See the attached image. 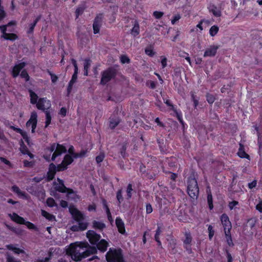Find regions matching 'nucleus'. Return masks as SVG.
<instances>
[{
    "instance_id": "f8f14e48",
    "label": "nucleus",
    "mask_w": 262,
    "mask_h": 262,
    "mask_svg": "<svg viewBox=\"0 0 262 262\" xmlns=\"http://www.w3.org/2000/svg\"><path fill=\"white\" fill-rule=\"evenodd\" d=\"M56 172L55 165L53 163H50L49 166L48 171L47 173V181L50 182L52 181L54 179Z\"/></svg>"
},
{
    "instance_id": "e2e57ef3",
    "label": "nucleus",
    "mask_w": 262,
    "mask_h": 262,
    "mask_svg": "<svg viewBox=\"0 0 262 262\" xmlns=\"http://www.w3.org/2000/svg\"><path fill=\"white\" fill-rule=\"evenodd\" d=\"M208 230L209 231V238L210 239H211L214 235V231L213 230V227L211 225L208 226Z\"/></svg>"
},
{
    "instance_id": "4468645a",
    "label": "nucleus",
    "mask_w": 262,
    "mask_h": 262,
    "mask_svg": "<svg viewBox=\"0 0 262 262\" xmlns=\"http://www.w3.org/2000/svg\"><path fill=\"white\" fill-rule=\"evenodd\" d=\"M26 66L25 62H21L15 64L12 69V76L13 78H16L19 75L23 68Z\"/></svg>"
},
{
    "instance_id": "4d7b16f0",
    "label": "nucleus",
    "mask_w": 262,
    "mask_h": 262,
    "mask_svg": "<svg viewBox=\"0 0 262 262\" xmlns=\"http://www.w3.org/2000/svg\"><path fill=\"white\" fill-rule=\"evenodd\" d=\"M226 238L227 239V241L228 243V244L230 246L232 244V240L231 238V235L230 231H229V233H225Z\"/></svg>"
},
{
    "instance_id": "bf43d9fd",
    "label": "nucleus",
    "mask_w": 262,
    "mask_h": 262,
    "mask_svg": "<svg viewBox=\"0 0 262 262\" xmlns=\"http://www.w3.org/2000/svg\"><path fill=\"white\" fill-rule=\"evenodd\" d=\"M101 26L100 25H97L95 24H93V29L94 34H96L99 33L100 29Z\"/></svg>"
},
{
    "instance_id": "f257e3e1",
    "label": "nucleus",
    "mask_w": 262,
    "mask_h": 262,
    "mask_svg": "<svg viewBox=\"0 0 262 262\" xmlns=\"http://www.w3.org/2000/svg\"><path fill=\"white\" fill-rule=\"evenodd\" d=\"M107 262H126L120 248H110L105 254Z\"/></svg>"
},
{
    "instance_id": "ddd939ff",
    "label": "nucleus",
    "mask_w": 262,
    "mask_h": 262,
    "mask_svg": "<svg viewBox=\"0 0 262 262\" xmlns=\"http://www.w3.org/2000/svg\"><path fill=\"white\" fill-rule=\"evenodd\" d=\"M219 48V46L211 45L208 47L205 51L204 57H213L217 52V50Z\"/></svg>"
},
{
    "instance_id": "6ab92c4d",
    "label": "nucleus",
    "mask_w": 262,
    "mask_h": 262,
    "mask_svg": "<svg viewBox=\"0 0 262 262\" xmlns=\"http://www.w3.org/2000/svg\"><path fill=\"white\" fill-rule=\"evenodd\" d=\"M37 114L36 112L34 111L31 113V116L29 120L26 123V126L29 127L30 125L33 126L34 124L37 126Z\"/></svg>"
},
{
    "instance_id": "680f3d73",
    "label": "nucleus",
    "mask_w": 262,
    "mask_h": 262,
    "mask_svg": "<svg viewBox=\"0 0 262 262\" xmlns=\"http://www.w3.org/2000/svg\"><path fill=\"white\" fill-rule=\"evenodd\" d=\"M181 18V16L179 14H177L173 16L172 18L171 19V23L172 25L175 24Z\"/></svg>"
},
{
    "instance_id": "603ef678",
    "label": "nucleus",
    "mask_w": 262,
    "mask_h": 262,
    "mask_svg": "<svg viewBox=\"0 0 262 262\" xmlns=\"http://www.w3.org/2000/svg\"><path fill=\"white\" fill-rule=\"evenodd\" d=\"M102 205L103 209L105 210L106 215L108 214V213H111V211L110 208L107 205V202L105 199L102 200Z\"/></svg>"
},
{
    "instance_id": "20e7f679",
    "label": "nucleus",
    "mask_w": 262,
    "mask_h": 262,
    "mask_svg": "<svg viewBox=\"0 0 262 262\" xmlns=\"http://www.w3.org/2000/svg\"><path fill=\"white\" fill-rule=\"evenodd\" d=\"M67 253L70 255L72 258L75 261H80L82 259V252H80L78 250V246H76L74 244H71L67 250Z\"/></svg>"
},
{
    "instance_id": "774afa93",
    "label": "nucleus",
    "mask_w": 262,
    "mask_h": 262,
    "mask_svg": "<svg viewBox=\"0 0 262 262\" xmlns=\"http://www.w3.org/2000/svg\"><path fill=\"white\" fill-rule=\"evenodd\" d=\"M163 14V12L157 11H155L153 13L154 16L157 19H159L162 17Z\"/></svg>"
},
{
    "instance_id": "58836bf2",
    "label": "nucleus",
    "mask_w": 262,
    "mask_h": 262,
    "mask_svg": "<svg viewBox=\"0 0 262 262\" xmlns=\"http://www.w3.org/2000/svg\"><path fill=\"white\" fill-rule=\"evenodd\" d=\"M157 141L159 145V148H160L161 151H163L164 150V146H163L164 139H163V138L162 136L159 137V136L157 135Z\"/></svg>"
},
{
    "instance_id": "8fccbe9b",
    "label": "nucleus",
    "mask_w": 262,
    "mask_h": 262,
    "mask_svg": "<svg viewBox=\"0 0 262 262\" xmlns=\"http://www.w3.org/2000/svg\"><path fill=\"white\" fill-rule=\"evenodd\" d=\"M6 262H21L19 260H16L12 256L10 255L9 253H7L6 254Z\"/></svg>"
},
{
    "instance_id": "423d86ee",
    "label": "nucleus",
    "mask_w": 262,
    "mask_h": 262,
    "mask_svg": "<svg viewBox=\"0 0 262 262\" xmlns=\"http://www.w3.org/2000/svg\"><path fill=\"white\" fill-rule=\"evenodd\" d=\"M165 103L168 107L169 111L171 112V115L173 116H176L177 119L180 121V122L181 124H183V121L181 112L180 111H177L175 108L174 106L169 100H167Z\"/></svg>"
},
{
    "instance_id": "de8ad7c7",
    "label": "nucleus",
    "mask_w": 262,
    "mask_h": 262,
    "mask_svg": "<svg viewBox=\"0 0 262 262\" xmlns=\"http://www.w3.org/2000/svg\"><path fill=\"white\" fill-rule=\"evenodd\" d=\"M105 158V155L103 152H101L96 157V161L97 163L99 164L102 162Z\"/></svg>"
},
{
    "instance_id": "0eeeda50",
    "label": "nucleus",
    "mask_w": 262,
    "mask_h": 262,
    "mask_svg": "<svg viewBox=\"0 0 262 262\" xmlns=\"http://www.w3.org/2000/svg\"><path fill=\"white\" fill-rule=\"evenodd\" d=\"M86 237L92 245H95L100 239L101 235L95 231L90 230L86 232Z\"/></svg>"
},
{
    "instance_id": "f03ea898",
    "label": "nucleus",
    "mask_w": 262,
    "mask_h": 262,
    "mask_svg": "<svg viewBox=\"0 0 262 262\" xmlns=\"http://www.w3.org/2000/svg\"><path fill=\"white\" fill-rule=\"evenodd\" d=\"M118 71L116 69L111 67L101 72L100 84L105 85L108 82L116 78Z\"/></svg>"
},
{
    "instance_id": "c85d7f7f",
    "label": "nucleus",
    "mask_w": 262,
    "mask_h": 262,
    "mask_svg": "<svg viewBox=\"0 0 262 262\" xmlns=\"http://www.w3.org/2000/svg\"><path fill=\"white\" fill-rule=\"evenodd\" d=\"M237 155L242 158H248L249 157V155L245 152L244 147L241 144H239V147L237 152Z\"/></svg>"
},
{
    "instance_id": "cd10ccee",
    "label": "nucleus",
    "mask_w": 262,
    "mask_h": 262,
    "mask_svg": "<svg viewBox=\"0 0 262 262\" xmlns=\"http://www.w3.org/2000/svg\"><path fill=\"white\" fill-rule=\"evenodd\" d=\"M41 214L47 220L50 221H55L56 220L55 216L53 214H52L44 210H41Z\"/></svg>"
},
{
    "instance_id": "09e8293b",
    "label": "nucleus",
    "mask_w": 262,
    "mask_h": 262,
    "mask_svg": "<svg viewBox=\"0 0 262 262\" xmlns=\"http://www.w3.org/2000/svg\"><path fill=\"white\" fill-rule=\"evenodd\" d=\"M78 223V226L80 231H84L86 229L88 225L86 222H82L81 221H79V222Z\"/></svg>"
},
{
    "instance_id": "e433bc0d",
    "label": "nucleus",
    "mask_w": 262,
    "mask_h": 262,
    "mask_svg": "<svg viewBox=\"0 0 262 262\" xmlns=\"http://www.w3.org/2000/svg\"><path fill=\"white\" fill-rule=\"evenodd\" d=\"M74 220L77 222H79V221H81L84 219V216L82 213L78 211L76 214L72 216Z\"/></svg>"
},
{
    "instance_id": "c9c22d12",
    "label": "nucleus",
    "mask_w": 262,
    "mask_h": 262,
    "mask_svg": "<svg viewBox=\"0 0 262 262\" xmlns=\"http://www.w3.org/2000/svg\"><path fill=\"white\" fill-rule=\"evenodd\" d=\"M85 9V7L84 5L79 6L77 8L75 11V15L76 18H78L79 16L81 15L84 12Z\"/></svg>"
},
{
    "instance_id": "6e6d98bb",
    "label": "nucleus",
    "mask_w": 262,
    "mask_h": 262,
    "mask_svg": "<svg viewBox=\"0 0 262 262\" xmlns=\"http://www.w3.org/2000/svg\"><path fill=\"white\" fill-rule=\"evenodd\" d=\"M48 73L51 76V81L52 83H55L58 80V77L54 74L52 73L49 70H47Z\"/></svg>"
},
{
    "instance_id": "ea45409f",
    "label": "nucleus",
    "mask_w": 262,
    "mask_h": 262,
    "mask_svg": "<svg viewBox=\"0 0 262 262\" xmlns=\"http://www.w3.org/2000/svg\"><path fill=\"white\" fill-rule=\"evenodd\" d=\"M161 232V230H160V227H158L156 230V234L155 235V241L157 242V244L159 246H162V243H161V241H160V238H159V235Z\"/></svg>"
},
{
    "instance_id": "dca6fc26",
    "label": "nucleus",
    "mask_w": 262,
    "mask_h": 262,
    "mask_svg": "<svg viewBox=\"0 0 262 262\" xmlns=\"http://www.w3.org/2000/svg\"><path fill=\"white\" fill-rule=\"evenodd\" d=\"M95 245L97 250L101 252L104 253L107 250L109 244L105 239H101Z\"/></svg>"
},
{
    "instance_id": "4be33fe9",
    "label": "nucleus",
    "mask_w": 262,
    "mask_h": 262,
    "mask_svg": "<svg viewBox=\"0 0 262 262\" xmlns=\"http://www.w3.org/2000/svg\"><path fill=\"white\" fill-rule=\"evenodd\" d=\"M6 247L8 250L12 251L16 254H24L25 253L24 250L15 247L12 244L6 245Z\"/></svg>"
},
{
    "instance_id": "c756f323",
    "label": "nucleus",
    "mask_w": 262,
    "mask_h": 262,
    "mask_svg": "<svg viewBox=\"0 0 262 262\" xmlns=\"http://www.w3.org/2000/svg\"><path fill=\"white\" fill-rule=\"evenodd\" d=\"M103 18V13H99L96 15V17L94 18L93 24L100 25L102 26V21Z\"/></svg>"
},
{
    "instance_id": "864d4df0",
    "label": "nucleus",
    "mask_w": 262,
    "mask_h": 262,
    "mask_svg": "<svg viewBox=\"0 0 262 262\" xmlns=\"http://www.w3.org/2000/svg\"><path fill=\"white\" fill-rule=\"evenodd\" d=\"M120 62L122 64L129 63L130 62V60L126 55H124L120 57Z\"/></svg>"
},
{
    "instance_id": "338daca9",
    "label": "nucleus",
    "mask_w": 262,
    "mask_h": 262,
    "mask_svg": "<svg viewBox=\"0 0 262 262\" xmlns=\"http://www.w3.org/2000/svg\"><path fill=\"white\" fill-rule=\"evenodd\" d=\"M18 38L17 35L15 33H10L9 36L7 37V40L14 41Z\"/></svg>"
},
{
    "instance_id": "393cba45",
    "label": "nucleus",
    "mask_w": 262,
    "mask_h": 262,
    "mask_svg": "<svg viewBox=\"0 0 262 262\" xmlns=\"http://www.w3.org/2000/svg\"><path fill=\"white\" fill-rule=\"evenodd\" d=\"M209 11L215 17H220L221 15V11L220 9L215 5H210L209 7Z\"/></svg>"
},
{
    "instance_id": "052dcab7",
    "label": "nucleus",
    "mask_w": 262,
    "mask_h": 262,
    "mask_svg": "<svg viewBox=\"0 0 262 262\" xmlns=\"http://www.w3.org/2000/svg\"><path fill=\"white\" fill-rule=\"evenodd\" d=\"M76 246H78V248H87L89 244L87 242H80L78 244H74Z\"/></svg>"
},
{
    "instance_id": "7c9ffc66",
    "label": "nucleus",
    "mask_w": 262,
    "mask_h": 262,
    "mask_svg": "<svg viewBox=\"0 0 262 262\" xmlns=\"http://www.w3.org/2000/svg\"><path fill=\"white\" fill-rule=\"evenodd\" d=\"M7 228L13 232L20 235L23 233V230L20 228H16L9 225H6Z\"/></svg>"
},
{
    "instance_id": "b1692460",
    "label": "nucleus",
    "mask_w": 262,
    "mask_h": 262,
    "mask_svg": "<svg viewBox=\"0 0 262 262\" xmlns=\"http://www.w3.org/2000/svg\"><path fill=\"white\" fill-rule=\"evenodd\" d=\"M28 92L30 97V103L32 104H35L38 100V95L31 89H29Z\"/></svg>"
},
{
    "instance_id": "412c9836",
    "label": "nucleus",
    "mask_w": 262,
    "mask_h": 262,
    "mask_svg": "<svg viewBox=\"0 0 262 262\" xmlns=\"http://www.w3.org/2000/svg\"><path fill=\"white\" fill-rule=\"evenodd\" d=\"M92 227L96 230H99L100 231H102L105 228L106 225L102 222L94 220L92 222Z\"/></svg>"
},
{
    "instance_id": "a19ab883",
    "label": "nucleus",
    "mask_w": 262,
    "mask_h": 262,
    "mask_svg": "<svg viewBox=\"0 0 262 262\" xmlns=\"http://www.w3.org/2000/svg\"><path fill=\"white\" fill-rule=\"evenodd\" d=\"M20 76L22 78H24L26 82H28L30 80V76L29 75V74L28 73V72L26 70L24 69L21 71Z\"/></svg>"
},
{
    "instance_id": "2f4dec72",
    "label": "nucleus",
    "mask_w": 262,
    "mask_h": 262,
    "mask_svg": "<svg viewBox=\"0 0 262 262\" xmlns=\"http://www.w3.org/2000/svg\"><path fill=\"white\" fill-rule=\"evenodd\" d=\"M91 61L90 59H86L84 62V75L88 76V71L91 66Z\"/></svg>"
},
{
    "instance_id": "c03bdc74",
    "label": "nucleus",
    "mask_w": 262,
    "mask_h": 262,
    "mask_svg": "<svg viewBox=\"0 0 262 262\" xmlns=\"http://www.w3.org/2000/svg\"><path fill=\"white\" fill-rule=\"evenodd\" d=\"M219 27L216 26H212L209 30V34L211 36H214L219 31Z\"/></svg>"
},
{
    "instance_id": "4c0bfd02",
    "label": "nucleus",
    "mask_w": 262,
    "mask_h": 262,
    "mask_svg": "<svg viewBox=\"0 0 262 262\" xmlns=\"http://www.w3.org/2000/svg\"><path fill=\"white\" fill-rule=\"evenodd\" d=\"M133 191V185L129 183L126 188V196L127 199H130L132 196V191Z\"/></svg>"
},
{
    "instance_id": "3c124183",
    "label": "nucleus",
    "mask_w": 262,
    "mask_h": 262,
    "mask_svg": "<svg viewBox=\"0 0 262 262\" xmlns=\"http://www.w3.org/2000/svg\"><path fill=\"white\" fill-rule=\"evenodd\" d=\"M24 225L27 226V228L29 229L35 230H36L37 229V228L36 227V226L34 224H33L32 223H31L30 222L25 221Z\"/></svg>"
},
{
    "instance_id": "a18cd8bd",
    "label": "nucleus",
    "mask_w": 262,
    "mask_h": 262,
    "mask_svg": "<svg viewBox=\"0 0 262 262\" xmlns=\"http://www.w3.org/2000/svg\"><path fill=\"white\" fill-rule=\"evenodd\" d=\"M55 169L56 171H63L68 169V167L66 166L62 162L60 164H58L57 166L55 165Z\"/></svg>"
},
{
    "instance_id": "39448f33",
    "label": "nucleus",
    "mask_w": 262,
    "mask_h": 262,
    "mask_svg": "<svg viewBox=\"0 0 262 262\" xmlns=\"http://www.w3.org/2000/svg\"><path fill=\"white\" fill-rule=\"evenodd\" d=\"M59 184L58 185L55 187V189L56 191L61 193H67V196H69L72 194H76V192L72 188L67 187L64 184V181L58 178L57 179Z\"/></svg>"
},
{
    "instance_id": "72a5a7b5",
    "label": "nucleus",
    "mask_w": 262,
    "mask_h": 262,
    "mask_svg": "<svg viewBox=\"0 0 262 262\" xmlns=\"http://www.w3.org/2000/svg\"><path fill=\"white\" fill-rule=\"evenodd\" d=\"M20 151L23 155H26L29 152V149L22 139L20 141Z\"/></svg>"
},
{
    "instance_id": "37998d69",
    "label": "nucleus",
    "mask_w": 262,
    "mask_h": 262,
    "mask_svg": "<svg viewBox=\"0 0 262 262\" xmlns=\"http://www.w3.org/2000/svg\"><path fill=\"white\" fill-rule=\"evenodd\" d=\"M46 203L48 206L50 207H53L55 206H57V204L56 203L55 200L52 198H48L47 199Z\"/></svg>"
},
{
    "instance_id": "a211bd4d",
    "label": "nucleus",
    "mask_w": 262,
    "mask_h": 262,
    "mask_svg": "<svg viewBox=\"0 0 262 262\" xmlns=\"http://www.w3.org/2000/svg\"><path fill=\"white\" fill-rule=\"evenodd\" d=\"M116 225L118 232L122 234H124L125 233V225L123 221L120 217H116Z\"/></svg>"
},
{
    "instance_id": "9d476101",
    "label": "nucleus",
    "mask_w": 262,
    "mask_h": 262,
    "mask_svg": "<svg viewBox=\"0 0 262 262\" xmlns=\"http://www.w3.org/2000/svg\"><path fill=\"white\" fill-rule=\"evenodd\" d=\"M67 151L66 147L62 144L59 143L56 144V149L52 154L51 160L55 161V159L60 156L63 153H66Z\"/></svg>"
},
{
    "instance_id": "f704fd0d",
    "label": "nucleus",
    "mask_w": 262,
    "mask_h": 262,
    "mask_svg": "<svg viewBox=\"0 0 262 262\" xmlns=\"http://www.w3.org/2000/svg\"><path fill=\"white\" fill-rule=\"evenodd\" d=\"M36 26V24H35L34 22L29 24L28 27L27 28L26 30V33L28 35L33 34L34 28Z\"/></svg>"
},
{
    "instance_id": "f3484780",
    "label": "nucleus",
    "mask_w": 262,
    "mask_h": 262,
    "mask_svg": "<svg viewBox=\"0 0 262 262\" xmlns=\"http://www.w3.org/2000/svg\"><path fill=\"white\" fill-rule=\"evenodd\" d=\"M8 216L11 218L12 221L18 224L24 225L26 221L23 217L18 215L15 212H13L12 214H8Z\"/></svg>"
},
{
    "instance_id": "5701e85b",
    "label": "nucleus",
    "mask_w": 262,
    "mask_h": 262,
    "mask_svg": "<svg viewBox=\"0 0 262 262\" xmlns=\"http://www.w3.org/2000/svg\"><path fill=\"white\" fill-rule=\"evenodd\" d=\"M140 33V26L138 21L135 20L134 22V26L130 30V34L134 36H137Z\"/></svg>"
},
{
    "instance_id": "69168bd1",
    "label": "nucleus",
    "mask_w": 262,
    "mask_h": 262,
    "mask_svg": "<svg viewBox=\"0 0 262 262\" xmlns=\"http://www.w3.org/2000/svg\"><path fill=\"white\" fill-rule=\"evenodd\" d=\"M78 211L79 210L74 206H70L69 207V212L72 216L76 214Z\"/></svg>"
},
{
    "instance_id": "5fc2aeb1",
    "label": "nucleus",
    "mask_w": 262,
    "mask_h": 262,
    "mask_svg": "<svg viewBox=\"0 0 262 262\" xmlns=\"http://www.w3.org/2000/svg\"><path fill=\"white\" fill-rule=\"evenodd\" d=\"M87 249L91 255L96 254L97 253V249L96 247L90 246L89 245Z\"/></svg>"
},
{
    "instance_id": "0e129e2a",
    "label": "nucleus",
    "mask_w": 262,
    "mask_h": 262,
    "mask_svg": "<svg viewBox=\"0 0 262 262\" xmlns=\"http://www.w3.org/2000/svg\"><path fill=\"white\" fill-rule=\"evenodd\" d=\"M78 211L79 210L74 206H70L69 207V212L72 216L76 214Z\"/></svg>"
},
{
    "instance_id": "2eb2a0df",
    "label": "nucleus",
    "mask_w": 262,
    "mask_h": 262,
    "mask_svg": "<svg viewBox=\"0 0 262 262\" xmlns=\"http://www.w3.org/2000/svg\"><path fill=\"white\" fill-rule=\"evenodd\" d=\"M192 242V237L190 232H185V238L183 240L184 247L189 252L191 251V243Z\"/></svg>"
},
{
    "instance_id": "1a4fd4ad",
    "label": "nucleus",
    "mask_w": 262,
    "mask_h": 262,
    "mask_svg": "<svg viewBox=\"0 0 262 262\" xmlns=\"http://www.w3.org/2000/svg\"><path fill=\"white\" fill-rule=\"evenodd\" d=\"M121 122V119L116 115H112L108 118V126L112 130H114Z\"/></svg>"
},
{
    "instance_id": "9b49d317",
    "label": "nucleus",
    "mask_w": 262,
    "mask_h": 262,
    "mask_svg": "<svg viewBox=\"0 0 262 262\" xmlns=\"http://www.w3.org/2000/svg\"><path fill=\"white\" fill-rule=\"evenodd\" d=\"M48 105V109L51 107V104L50 100H48L46 97L40 98L37 103H36V107L38 110L42 111L45 112L46 108L45 107V104Z\"/></svg>"
},
{
    "instance_id": "79ce46f5",
    "label": "nucleus",
    "mask_w": 262,
    "mask_h": 262,
    "mask_svg": "<svg viewBox=\"0 0 262 262\" xmlns=\"http://www.w3.org/2000/svg\"><path fill=\"white\" fill-rule=\"evenodd\" d=\"M116 198L118 202V204L120 205L123 201L122 190L121 189H120L117 191L116 193Z\"/></svg>"
},
{
    "instance_id": "6e6552de",
    "label": "nucleus",
    "mask_w": 262,
    "mask_h": 262,
    "mask_svg": "<svg viewBox=\"0 0 262 262\" xmlns=\"http://www.w3.org/2000/svg\"><path fill=\"white\" fill-rule=\"evenodd\" d=\"M221 221L224 228L225 233H229L232 228L231 223L229 220V217L226 214H223L221 216Z\"/></svg>"
},
{
    "instance_id": "13d9d810",
    "label": "nucleus",
    "mask_w": 262,
    "mask_h": 262,
    "mask_svg": "<svg viewBox=\"0 0 262 262\" xmlns=\"http://www.w3.org/2000/svg\"><path fill=\"white\" fill-rule=\"evenodd\" d=\"M71 62H72V63L74 67V74H78V66H77V61L76 60L74 59V58H72L71 59Z\"/></svg>"
},
{
    "instance_id": "49530a36",
    "label": "nucleus",
    "mask_w": 262,
    "mask_h": 262,
    "mask_svg": "<svg viewBox=\"0 0 262 262\" xmlns=\"http://www.w3.org/2000/svg\"><path fill=\"white\" fill-rule=\"evenodd\" d=\"M207 201L209 205V207L210 209H212L213 207V200L212 196L210 192L209 193L208 192L207 194Z\"/></svg>"
},
{
    "instance_id": "aec40b11",
    "label": "nucleus",
    "mask_w": 262,
    "mask_h": 262,
    "mask_svg": "<svg viewBox=\"0 0 262 262\" xmlns=\"http://www.w3.org/2000/svg\"><path fill=\"white\" fill-rule=\"evenodd\" d=\"M11 189L13 192L16 193L18 196L21 197L24 199H27L28 194L25 192L21 191L17 185H13Z\"/></svg>"
},
{
    "instance_id": "473e14b6",
    "label": "nucleus",
    "mask_w": 262,
    "mask_h": 262,
    "mask_svg": "<svg viewBox=\"0 0 262 262\" xmlns=\"http://www.w3.org/2000/svg\"><path fill=\"white\" fill-rule=\"evenodd\" d=\"M46 115L45 127H47L51 123L52 117L49 111H45Z\"/></svg>"
},
{
    "instance_id": "7ed1b4c3",
    "label": "nucleus",
    "mask_w": 262,
    "mask_h": 262,
    "mask_svg": "<svg viewBox=\"0 0 262 262\" xmlns=\"http://www.w3.org/2000/svg\"><path fill=\"white\" fill-rule=\"evenodd\" d=\"M187 192L192 199H196L199 192L196 180L192 177H189L188 180Z\"/></svg>"
},
{
    "instance_id": "a878e982",
    "label": "nucleus",
    "mask_w": 262,
    "mask_h": 262,
    "mask_svg": "<svg viewBox=\"0 0 262 262\" xmlns=\"http://www.w3.org/2000/svg\"><path fill=\"white\" fill-rule=\"evenodd\" d=\"M74 161L73 157L70 155H66L62 161V162L68 167Z\"/></svg>"
},
{
    "instance_id": "bb28decb",
    "label": "nucleus",
    "mask_w": 262,
    "mask_h": 262,
    "mask_svg": "<svg viewBox=\"0 0 262 262\" xmlns=\"http://www.w3.org/2000/svg\"><path fill=\"white\" fill-rule=\"evenodd\" d=\"M127 145L128 143L127 142H123L122 144L121 147L120 149V153L123 158H125L128 156L127 154L126 153Z\"/></svg>"
}]
</instances>
